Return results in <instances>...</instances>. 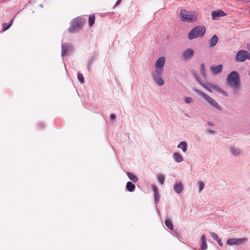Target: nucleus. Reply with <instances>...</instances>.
Masks as SVG:
<instances>
[{"mask_svg":"<svg viewBox=\"0 0 250 250\" xmlns=\"http://www.w3.org/2000/svg\"><path fill=\"white\" fill-rule=\"evenodd\" d=\"M167 227L170 230L173 229V225L172 221L169 219H166L165 222Z\"/></svg>","mask_w":250,"mask_h":250,"instance_id":"25","label":"nucleus"},{"mask_svg":"<svg viewBox=\"0 0 250 250\" xmlns=\"http://www.w3.org/2000/svg\"><path fill=\"white\" fill-rule=\"evenodd\" d=\"M177 147L181 149L183 152H186L188 150V144L186 142H181L178 145Z\"/></svg>","mask_w":250,"mask_h":250,"instance_id":"19","label":"nucleus"},{"mask_svg":"<svg viewBox=\"0 0 250 250\" xmlns=\"http://www.w3.org/2000/svg\"><path fill=\"white\" fill-rule=\"evenodd\" d=\"M126 189L129 192H133L135 190V186L131 182H127L126 185Z\"/></svg>","mask_w":250,"mask_h":250,"instance_id":"21","label":"nucleus"},{"mask_svg":"<svg viewBox=\"0 0 250 250\" xmlns=\"http://www.w3.org/2000/svg\"><path fill=\"white\" fill-rule=\"evenodd\" d=\"M185 115L188 117H189V115L188 113H185Z\"/></svg>","mask_w":250,"mask_h":250,"instance_id":"45","label":"nucleus"},{"mask_svg":"<svg viewBox=\"0 0 250 250\" xmlns=\"http://www.w3.org/2000/svg\"><path fill=\"white\" fill-rule=\"evenodd\" d=\"M200 72L201 75H202V77L204 79H206L207 77V72L205 69V65L204 63H202L201 64V69H200Z\"/></svg>","mask_w":250,"mask_h":250,"instance_id":"24","label":"nucleus"},{"mask_svg":"<svg viewBox=\"0 0 250 250\" xmlns=\"http://www.w3.org/2000/svg\"><path fill=\"white\" fill-rule=\"evenodd\" d=\"M223 68V66L222 64H219L216 66H211L210 69L213 75H217L220 72H221Z\"/></svg>","mask_w":250,"mask_h":250,"instance_id":"13","label":"nucleus"},{"mask_svg":"<svg viewBox=\"0 0 250 250\" xmlns=\"http://www.w3.org/2000/svg\"><path fill=\"white\" fill-rule=\"evenodd\" d=\"M127 175L128 177L129 178V179L130 180H131L133 182L136 183L138 182V177L136 176H135V175H134L133 174H132V173L128 172L127 173Z\"/></svg>","mask_w":250,"mask_h":250,"instance_id":"23","label":"nucleus"},{"mask_svg":"<svg viewBox=\"0 0 250 250\" xmlns=\"http://www.w3.org/2000/svg\"><path fill=\"white\" fill-rule=\"evenodd\" d=\"M240 81L239 74L235 71H231L227 77L228 85L232 87L234 90L239 89Z\"/></svg>","mask_w":250,"mask_h":250,"instance_id":"1","label":"nucleus"},{"mask_svg":"<svg viewBox=\"0 0 250 250\" xmlns=\"http://www.w3.org/2000/svg\"><path fill=\"white\" fill-rule=\"evenodd\" d=\"M163 72L164 68L155 67V70L152 73V77L161 76Z\"/></svg>","mask_w":250,"mask_h":250,"instance_id":"16","label":"nucleus"},{"mask_svg":"<svg viewBox=\"0 0 250 250\" xmlns=\"http://www.w3.org/2000/svg\"><path fill=\"white\" fill-rule=\"evenodd\" d=\"M208 91L212 92L213 90L223 94L224 96H228V93L223 89H222L216 84L210 83H204L203 82L201 85Z\"/></svg>","mask_w":250,"mask_h":250,"instance_id":"6","label":"nucleus"},{"mask_svg":"<svg viewBox=\"0 0 250 250\" xmlns=\"http://www.w3.org/2000/svg\"><path fill=\"white\" fill-rule=\"evenodd\" d=\"M165 62V59L163 57H161L158 59L156 61L155 66L157 68H164V66Z\"/></svg>","mask_w":250,"mask_h":250,"instance_id":"14","label":"nucleus"},{"mask_svg":"<svg viewBox=\"0 0 250 250\" xmlns=\"http://www.w3.org/2000/svg\"><path fill=\"white\" fill-rule=\"evenodd\" d=\"M116 118V116L114 114H111L110 116V119L111 120H114Z\"/></svg>","mask_w":250,"mask_h":250,"instance_id":"38","label":"nucleus"},{"mask_svg":"<svg viewBox=\"0 0 250 250\" xmlns=\"http://www.w3.org/2000/svg\"><path fill=\"white\" fill-rule=\"evenodd\" d=\"M249 13L250 14V10L249 11Z\"/></svg>","mask_w":250,"mask_h":250,"instance_id":"47","label":"nucleus"},{"mask_svg":"<svg viewBox=\"0 0 250 250\" xmlns=\"http://www.w3.org/2000/svg\"><path fill=\"white\" fill-rule=\"evenodd\" d=\"M95 17L94 15H90L88 18V24L90 26H92L95 22Z\"/></svg>","mask_w":250,"mask_h":250,"instance_id":"27","label":"nucleus"},{"mask_svg":"<svg viewBox=\"0 0 250 250\" xmlns=\"http://www.w3.org/2000/svg\"><path fill=\"white\" fill-rule=\"evenodd\" d=\"M246 51L240 50L236 55V59L239 62H244L246 60Z\"/></svg>","mask_w":250,"mask_h":250,"instance_id":"11","label":"nucleus"},{"mask_svg":"<svg viewBox=\"0 0 250 250\" xmlns=\"http://www.w3.org/2000/svg\"><path fill=\"white\" fill-rule=\"evenodd\" d=\"M154 198H155V203L157 205L159 203V200L160 199V195L158 193H157V194H154Z\"/></svg>","mask_w":250,"mask_h":250,"instance_id":"30","label":"nucleus"},{"mask_svg":"<svg viewBox=\"0 0 250 250\" xmlns=\"http://www.w3.org/2000/svg\"><path fill=\"white\" fill-rule=\"evenodd\" d=\"M226 15V13L221 9L212 11L211 14L212 19L213 20H217L220 17H224Z\"/></svg>","mask_w":250,"mask_h":250,"instance_id":"9","label":"nucleus"},{"mask_svg":"<svg viewBox=\"0 0 250 250\" xmlns=\"http://www.w3.org/2000/svg\"><path fill=\"white\" fill-rule=\"evenodd\" d=\"M121 0H117V1H116V3L115 4V6L118 5L121 3Z\"/></svg>","mask_w":250,"mask_h":250,"instance_id":"43","label":"nucleus"},{"mask_svg":"<svg viewBox=\"0 0 250 250\" xmlns=\"http://www.w3.org/2000/svg\"><path fill=\"white\" fill-rule=\"evenodd\" d=\"M246 59L250 60V53H248L247 51L246 55Z\"/></svg>","mask_w":250,"mask_h":250,"instance_id":"39","label":"nucleus"},{"mask_svg":"<svg viewBox=\"0 0 250 250\" xmlns=\"http://www.w3.org/2000/svg\"><path fill=\"white\" fill-rule=\"evenodd\" d=\"M197 13L191 11L190 13L185 9H182L179 13L181 21L187 22H195L197 21Z\"/></svg>","mask_w":250,"mask_h":250,"instance_id":"2","label":"nucleus"},{"mask_svg":"<svg viewBox=\"0 0 250 250\" xmlns=\"http://www.w3.org/2000/svg\"><path fill=\"white\" fill-rule=\"evenodd\" d=\"M78 79L81 83H84V78L82 74L78 73Z\"/></svg>","mask_w":250,"mask_h":250,"instance_id":"31","label":"nucleus"},{"mask_svg":"<svg viewBox=\"0 0 250 250\" xmlns=\"http://www.w3.org/2000/svg\"><path fill=\"white\" fill-rule=\"evenodd\" d=\"M13 21H14V19H12L9 21V22L8 23V24L10 25V26H11L12 25V24H13Z\"/></svg>","mask_w":250,"mask_h":250,"instance_id":"40","label":"nucleus"},{"mask_svg":"<svg viewBox=\"0 0 250 250\" xmlns=\"http://www.w3.org/2000/svg\"><path fill=\"white\" fill-rule=\"evenodd\" d=\"M216 241L217 242L218 245L221 246V247H223V243L221 242V240L220 239H218V240H216Z\"/></svg>","mask_w":250,"mask_h":250,"instance_id":"37","label":"nucleus"},{"mask_svg":"<svg viewBox=\"0 0 250 250\" xmlns=\"http://www.w3.org/2000/svg\"><path fill=\"white\" fill-rule=\"evenodd\" d=\"M184 101L187 104H190L192 102V99L190 97H186Z\"/></svg>","mask_w":250,"mask_h":250,"instance_id":"36","label":"nucleus"},{"mask_svg":"<svg viewBox=\"0 0 250 250\" xmlns=\"http://www.w3.org/2000/svg\"><path fill=\"white\" fill-rule=\"evenodd\" d=\"M218 42V37L216 35H214L210 40L209 45L210 47L215 46Z\"/></svg>","mask_w":250,"mask_h":250,"instance_id":"18","label":"nucleus"},{"mask_svg":"<svg viewBox=\"0 0 250 250\" xmlns=\"http://www.w3.org/2000/svg\"><path fill=\"white\" fill-rule=\"evenodd\" d=\"M174 160L177 163H181L183 161V156L178 152H175L173 154Z\"/></svg>","mask_w":250,"mask_h":250,"instance_id":"17","label":"nucleus"},{"mask_svg":"<svg viewBox=\"0 0 250 250\" xmlns=\"http://www.w3.org/2000/svg\"><path fill=\"white\" fill-rule=\"evenodd\" d=\"M208 124L209 125H210V126H213L214 125V123L211 122H208Z\"/></svg>","mask_w":250,"mask_h":250,"instance_id":"42","label":"nucleus"},{"mask_svg":"<svg viewBox=\"0 0 250 250\" xmlns=\"http://www.w3.org/2000/svg\"><path fill=\"white\" fill-rule=\"evenodd\" d=\"M229 149L233 156L239 157L242 155V149L234 145L230 146Z\"/></svg>","mask_w":250,"mask_h":250,"instance_id":"8","label":"nucleus"},{"mask_svg":"<svg viewBox=\"0 0 250 250\" xmlns=\"http://www.w3.org/2000/svg\"><path fill=\"white\" fill-rule=\"evenodd\" d=\"M2 26H3V31H6L10 27L9 24H8V23H3L2 24Z\"/></svg>","mask_w":250,"mask_h":250,"instance_id":"34","label":"nucleus"},{"mask_svg":"<svg viewBox=\"0 0 250 250\" xmlns=\"http://www.w3.org/2000/svg\"><path fill=\"white\" fill-rule=\"evenodd\" d=\"M210 234L214 240L216 241L219 239V237L216 233L213 232H210Z\"/></svg>","mask_w":250,"mask_h":250,"instance_id":"32","label":"nucleus"},{"mask_svg":"<svg viewBox=\"0 0 250 250\" xmlns=\"http://www.w3.org/2000/svg\"><path fill=\"white\" fill-rule=\"evenodd\" d=\"M174 190L177 193H180L183 189V187L182 183H179L176 184L174 186Z\"/></svg>","mask_w":250,"mask_h":250,"instance_id":"20","label":"nucleus"},{"mask_svg":"<svg viewBox=\"0 0 250 250\" xmlns=\"http://www.w3.org/2000/svg\"><path fill=\"white\" fill-rule=\"evenodd\" d=\"M40 6H41V7H43V6H42V4H40Z\"/></svg>","mask_w":250,"mask_h":250,"instance_id":"46","label":"nucleus"},{"mask_svg":"<svg viewBox=\"0 0 250 250\" xmlns=\"http://www.w3.org/2000/svg\"><path fill=\"white\" fill-rule=\"evenodd\" d=\"M73 47L68 44L62 43V53L61 55L63 57L66 55V54L70 51H72Z\"/></svg>","mask_w":250,"mask_h":250,"instance_id":"10","label":"nucleus"},{"mask_svg":"<svg viewBox=\"0 0 250 250\" xmlns=\"http://www.w3.org/2000/svg\"><path fill=\"white\" fill-rule=\"evenodd\" d=\"M84 22V19L78 17L73 19L70 22V26L68 29L70 33L77 32L81 30L82 25Z\"/></svg>","mask_w":250,"mask_h":250,"instance_id":"4","label":"nucleus"},{"mask_svg":"<svg viewBox=\"0 0 250 250\" xmlns=\"http://www.w3.org/2000/svg\"><path fill=\"white\" fill-rule=\"evenodd\" d=\"M201 242L202 245L200 247V250H206L208 248V245L207 243V239L206 235L203 234L202 235L201 238Z\"/></svg>","mask_w":250,"mask_h":250,"instance_id":"15","label":"nucleus"},{"mask_svg":"<svg viewBox=\"0 0 250 250\" xmlns=\"http://www.w3.org/2000/svg\"><path fill=\"white\" fill-rule=\"evenodd\" d=\"M157 178L158 182L161 184L163 185L165 179V177L162 174H158L157 176Z\"/></svg>","mask_w":250,"mask_h":250,"instance_id":"29","label":"nucleus"},{"mask_svg":"<svg viewBox=\"0 0 250 250\" xmlns=\"http://www.w3.org/2000/svg\"><path fill=\"white\" fill-rule=\"evenodd\" d=\"M38 125L40 127H42L44 126V124L42 123H40L38 124Z\"/></svg>","mask_w":250,"mask_h":250,"instance_id":"44","label":"nucleus"},{"mask_svg":"<svg viewBox=\"0 0 250 250\" xmlns=\"http://www.w3.org/2000/svg\"><path fill=\"white\" fill-rule=\"evenodd\" d=\"M152 78L158 85L162 86L164 84V81L161 76H157L156 77H152Z\"/></svg>","mask_w":250,"mask_h":250,"instance_id":"22","label":"nucleus"},{"mask_svg":"<svg viewBox=\"0 0 250 250\" xmlns=\"http://www.w3.org/2000/svg\"><path fill=\"white\" fill-rule=\"evenodd\" d=\"M207 132L209 133H210V134H213L214 133V130H212L211 129H208L207 130Z\"/></svg>","mask_w":250,"mask_h":250,"instance_id":"41","label":"nucleus"},{"mask_svg":"<svg viewBox=\"0 0 250 250\" xmlns=\"http://www.w3.org/2000/svg\"><path fill=\"white\" fill-rule=\"evenodd\" d=\"M193 91L199 95L202 96L210 105L212 106L219 111L222 110V107L218 104V103L208 95L196 88H194Z\"/></svg>","mask_w":250,"mask_h":250,"instance_id":"5","label":"nucleus"},{"mask_svg":"<svg viewBox=\"0 0 250 250\" xmlns=\"http://www.w3.org/2000/svg\"><path fill=\"white\" fill-rule=\"evenodd\" d=\"M95 60V57L94 56H92L90 58L89 62H88V70L89 71H90L91 70V67L93 62H94Z\"/></svg>","mask_w":250,"mask_h":250,"instance_id":"28","label":"nucleus"},{"mask_svg":"<svg viewBox=\"0 0 250 250\" xmlns=\"http://www.w3.org/2000/svg\"><path fill=\"white\" fill-rule=\"evenodd\" d=\"M205 188V184L203 182L200 181L199 182V190L200 191L202 190Z\"/></svg>","mask_w":250,"mask_h":250,"instance_id":"33","label":"nucleus"},{"mask_svg":"<svg viewBox=\"0 0 250 250\" xmlns=\"http://www.w3.org/2000/svg\"><path fill=\"white\" fill-rule=\"evenodd\" d=\"M151 188H152L153 191L154 192V194H157V193L159 192L158 189V188H157V187L155 185H151Z\"/></svg>","mask_w":250,"mask_h":250,"instance_id":"35","label":"nucleus"},{"mask_svg":"<svg viewBox=\"0 0 250 250\" xmlns=\"http://www.w3.org/2000/svg\"><path fill=\"white\" fill-rule=\"evenodd\" d=\"M192 74L194 75L195 79L198 81V82L200 83V84L201 85V83H203V82L201 80V79H200V78L199 77V76L198 74L197 73V72L195 70H193L192 72Z\"/></svg>","mask_w":250,"mask_h":250,"instance_id":"26","label":"nucleus"},{"mask_svg":"<svg viewBox=\"0 0 250 250\" xmlns=\"http://www.w3.org/2000/svg\"><path fill=\"white\" fill-rule=\"evenodd\" d=\"M206 28L204 25H197L191 30L188 35V38L189 40L202 37L206 33Z\"/></svg>","mask_w":250,"mask_h":250,"instance_id":"3","label":"nucleus"},{"mask_svg":"<svg viewBox=\"0 0 250 250\" xmlns=\"http://www.w3.org/2000/svg\"><path fill=\"white\" fill-rule=\"evenodd\" d=\"M194 51L191 48H188L183 53V58L187 60L192 58L194 55Z\"/></svg>","mask_w":250,"mask_h":250,"instance_id":"12","label":"nucleus"},{"mask_svg":"<svg viewBox=\"0 0 250 250\" xmlns=\"http://www.w3.org/2000/svg\"><path fill=\"white\" fill-rule=\"evenodd\" d=\"M247 241V238H230L227 241V244L229 246L240 245L245 243Z\"/></svg>","mask_w":250,"mask_h":250,"instance_id":"7","label":"nucleus"}]
</instances>
